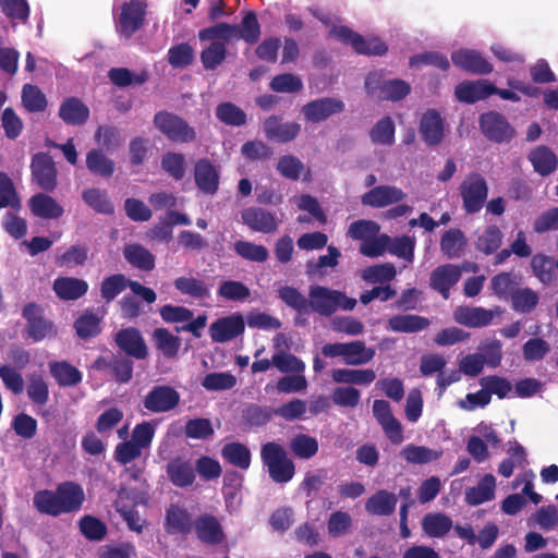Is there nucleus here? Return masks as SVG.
Wrapping results in <instances>:
<instances>
[{
	"instance_id": "nucleus-22",
	"label": "nucleus",
	"mask_w": 558,
	"mask_h": 558,
	"mask_svg": "<svg viewBox=\"0 0 558 558\" xmlns=\"http://www.w3.org/2000/svg\"><path fill=\"white\" fill-rule=\"evenodd\" d=\"M405 197V193L393 185H378L362 195V204L373 208H381L398 204Z\"/></svg>"
},
{
	"instance_id": "nucleus-18",
	"label": "nucleus",
	"mask_w": 558,
	"mask_h": 558,
	"mask_svg": "<svg viewBox=\"0 0 558 558\" xmlns=\"http://www.w3.org/2000/svg\"><path fill=\"white\" fill-rule=\"evenodd\" d=\"M418 132L428 146L440 144L445 136V123L440 113L435 109L424 112L420 120Z\"/></svg>"
},
{
	"instance_id": "nucleus-13",
	"label": "nucleus",
	"mask_w": 558,
	"mask_h": 558,
	"mask_svg": "<svg viewBox=\"0 0 558 558\" xmlns=\"http://www.w3.org/2000/svg\"><path fill=\"white\" fill-rule=\"evenodd\" d=\"M454 66L476 75H486L493 72V64L483 54L472 49H459L451 54Z\"/></svg>"
},
{
	"instance_id": "nucleus-61",
	"label": "nucleus",
	"mask_w": 558,
	"mask_h": 558,
	"mask_svg": "<svg viewBox=\"0 0 558 558\" xmlns=\"http://www.w3.org/2000/svg\"><path fill=\"white\" fill-rule=\"evenodd\" d=\"M218 295L225 300L233 302H243L251 295L250 289L240 281H222L217 291Z\"/></svg>"
},
{
	"instance_id": "nucleus-31",
	"label": "nucleus",
	"mask_w": 558,
	"mask_h": 558,
	"mask_svg": "<svg viewBox=\"0 0 558 558\" xmlns=\"http://www.w3.org/2000/svg\"><path fill=\"white\" fill-rule=\"evenodd\" d=\"M496 478L486 474L474 487L465 490V502L469 506H478L495 498Z\"/></svg>"
},
{
	"instance_id": "nucleus-11",
	"label": "nucleus",
	"mask_w": 558,
	"mask_h": 558,
	"mask_svg": "<svg viewBox=\"0 0 558 558\" xmlns=\"http://www.w3.org/2000/svg\"><path fill=\"white\" fill-rule=\"evenodd\" d=\"M145 13V5L138 0L123 3L118 20L120 34L128 39L131 38L144 25Z\"/></svg>"
},
{
	"instance_id": "nucleus-52",
	"label": "nucleus",
	"mask_w": 558,
	"mask_h": 558,
	"mask_svg": "<svg viewBox=\"0 0 558 558\" xmlns=\"http://www.w3.org/2000/svg\"><path fill=\"white\" fill-rule=\"evenodd\" d=\"M550 350L551 348L548 341L543 338L535 337L529 339L522 345V356L525 362L535 363L544 360Z\"/></svg>"
},
{
	"instance_id": "nucleus-34",
	"label": "nucleus",
	"mask_w": 558,
	"mask_h": 558,
	"mask_svg": "<svg viewBox=\"0 0 558 558\" xmlns=\"http://www.w3.org/2000/svg\"><path fill=\"white\" fill-rule=\"evenodd\" d=\"M166 472L171 483L178 487L192 485L195 480L193 465L180 458L170 461Z\"/></svg>"
},
{
	"instance_id": "nucleus-48",
	"label": "nucleus",
	"mask_w": 558,
	"mask_h": 558,
	"mask_svg": "<svg viewBox=\"0 0 558 558\" xmlns=\"http://www.w3.org/2000/svg\"><path fill=\"white\" fill-rule=\"evenodd\" d=\"M22 104L28 112H43L47 108V98L41 89L33 84H25L22 88Z\"/></svg>"
},
{
	"instance_id": "nucleus-10",
	"label": "nucleus",
	"mask_w": 558,
	"mask_h": 558,
	"mask_svg": "<svg viewBox=\"0 0 558 558\" xmlns=\"http://www.w3.org/2000/svg\"><path fill=\"white\" fill-rule=\"evenodd\" d=\"M33 181L44 191L52 192L57 186L58 171L52 157L48 153H37L31 162Z\"/></svg>"
},
{
	"instance_id": "nucleus-53",
	"label": "nucleus",
	"mask_w": 558,
	"mask_h": 558,
	"mask_svg": "<svg viewBox=\"0 0 558 558\" xmlns=\"http://www.w3.org/2000/svg\"><path fill=\"white\" fill-rule=\"evenodd\" d=\"M124 257L133 267L142 270L155 267V257L145 246H125Z\"/></svg>"
},
{
	"instance_id": "nucleus-3",
	"label": "nucleus",
	"mask_w": 558,
	"mask_h": 558,
	"mask_svg": "<svg viewBox=\"0 0 558 558\" xmlns=\"http://www.w3.org/2000/svg\"><path fill=\"white\" fill-rule=\"evenodd\" d=\"M260 458L267 468L269 477L278 484L290 482L295 473L294 462L288 457L284 448L275 441L262 446Z\"/></svg>"
},
{
	"instance_id": "nucleus-24",
	"label": "nucleus",
	"mask_w": 558,
	"mask_h": 558,
	"mask_svg": "<svg viewBox=\"0 0 558 558\" xmlns=\"http://www.w3.org/2000/svg\"><path fill=\"white\" fill-rule=\"evenodd\" d=\"M493 83L486 80L463 81L454 88V97L463 104H475L492 96Z\"/></svg>"
},
{
	"instance_id": "nucleus-28",
	"label": "nucleus",
	"mask_w": 558,
	"mask_h": 558,
	"mask_svg": "<svg viewBox=\"0 0 558 558\" xmlns=\"http://www.w3.org/2000/svg\"><path fill=\"white\" fill-rule=\"evenodd\" d=\"M28 207L32 214L43 219H59L63 213V207L50 195L37 193L28 201Z\"/></svg>"
},
{
	"instance_id": "nucleus-44",
	"label": "nucleus",
	"mask_w": 558,
	"mask_h": 558,
	"mask_svg": "<svg viewBox=\"0 0 558 558\" xmlns=\"http://www.w3.org/2000/svg\"><path fill=\"white\" fill-rule=\"evenodd\" d=\"M221 456L232 465L247 470L251 464V452L246 446L240 442H230L223 446Z\"/></svg>"
},
{
	"instance_id": "nucleus-20",
	"label": "nucleus",
	"mask_w": 558,
	"mask_h": 558,
	"mask_svg": "<svg viewBox=\"0 0 558 558\" xmlns=\"http://www.w3.org/2000/svg\"><path fill=\"white\" fill-rule=\"evenodd\" d=\"M500 314L499 307L486 310L483 307L459 306L453 312L457 323L471 328H481L489 325L495 316Z\"/></svg>"
},
{
	"instance_id": "nucleus-39",
	"label": "nucleus",
	"mask_w": 558,
	"mask_h": 558,
	"mask_svg": "<svg viewBox=\"0 0 558 558\" xmlns=\"http://www.w3.org/2000/svg\"><path fill=\"white\" fill-rule=\"evenodd\" d=\"M375 356V349L366 347L365 342L356 340L345 342L344 364L360 366L371 362Z\"/></svg>"
},
{
	"instance_id": "nucleus-1",
	"label": "nucleus",
	"mask_w": 558,
	"mask_h": 558,
	"mask_svg": "<svg viewBox=\"0 0 558 558\" xmlns=\"http://www.w3.org/2000/svg\"><path fill=\"white\" fill-rule=\"evenodd\" d=\"M84 500L83 488L73 482H65L60 484L56 490L37 492L33 502L40 513L58 517L80 510Z\"/></svg>"
},
{
	"instance_id": "nucleus-50",
	"label": "nucleus",
	"mask_w": 558,
	"mask_h": 558,
	"mask_svg": "<svg viewBox=\"0 0 558 558\" xmlns=\"http://www.w3.org/2000/svg\"><path fill=\"white\" fill-rule=\"evenodd\" d=\"M161 169L173 180L181 181L186 171L184 155L174 151L165 153L161 157Z\"/></svg>"
},
{
	"instance_id": "nucleus-49",
	"label": "nucleus",
	"mask_w": 558,
	"mask_h": 558,
	"mask_svg": "<svg viewBox=\"0 0 558 558\" xmlns=\"http://www.w3.org/2000/svg\"><path fill=\"white\" fill-rule=\"evenodd\" d=\"M235 27L233 24H229L226 22L217 23L213 26L203 28L198 33V38L201 40H211V41H222L225 45L227 43L235 40Z\"/></svg>"
},
{
	"instance_id": "nucleus-41",
	"label": "nucleus",
	"mask_w": 558,
	"mask_h": 558,
	"mask_svg": "<svg viewBox=\"0 0 558 558\" xmlns=\"http://www.w3.org/2000/svg\"><path fill=\"white\" fill-rule=\"evenodd\" d=\"M400 456L409 463L425 464L438 460L442 451L425 446L407 445L400 451Z\"/></svg>"
},
{
	"instance_id": "nucleus-59",
	"label": "nucleus",
	"mask_w": 558,
	"mask_h": 558,
	"mask_svg": "<svg viewBox=\"0 0 558 558\" xmlns=\"http://www.w3.org/2000/svg\"><path fill=\"white\" fill-rule=\"evenodd\" d=\"M531 266L534 275L543 282L550 283L556 278L557 265L554 258L545 255H535Z\"/></svg>"
},
{
	"instance_id": "nucleus-6",
	"label": "nucleus",
	"mask_w": 558,
	"mask_h": 558,
	"mask_svg": "<svg viewBox=\"0 0 558 558\" xmlns=\"http://www.w3.org/2000/svg\"><path fill=\"white\" fill-rule=\"evenodd\" d=\"M488 185L478 172L469 173L460 185V196L466 214L478 213L486 203Z\"/></svg>"
},
{
	"instance_id": "nucleus-30",
	"label": "nucleus",
	"mask_w": 558,
	"mask_h": 558,
	"mask_svg": "<svg viewBox=\"0 0 558 558\" xmlns=\"http://www.w3.org/2000/svg\"><path fill=\"white\" fill-rule=\"evenodd\" d=\"M235 27V40H243L247 45H255L258 43L262 29L257 15L254 11H246L240 24H233Z\"/></svg>"
},
{
	"instance_id": "nucleus-45",
	"label": "nucleus",
	"mask_w": 558,
	"mask_h": 558,
	"mask_svg": "<svg viewBox=\"0 0 558 558\" xmlns=\"http://www.w3.org/2000/svg\"><path fill=\"white\" fill-rule=\"evenodd\" d=\"M539 295L530 288H519L511 292L512 308L521 314L531 313L538 304Z\"/></svg>"
},
{
	"instance_id": "nucleus-46",
	"label": "nucleus",
	"mask_w": 558,
	"mask_h": 558,
	"mask_svg": "<svg viewBox=\"0 0 558 558\" xmlns=\"http://www.w3.org/2000/svg\"><path fill=\"white\" fill-rule=\"evenodd\" d=\"M289 448L295 457L308 460L318 452V441L306 434H298L290 439Z\"/></svg>"
},
{
	"instance_id": "nucleus-2",
	"label": "nucleus",
	"mask_w": 558,
	"mask_h": 558,
	"mask_svg": "<svg viewBox=\"0 0 558 558\" xmlns=\"http://www.w3.org/2000/svg\"><path fill=\"white\" fill-rule=\"evenodd\" d=\"M355 305V299L348 298L340 291L318 284H313L308 289V312L328 317L338 308L351 311Z\"/></svg>"
},
{
	"instance_id": "nucleus-21",
	"label": "nucleus",
	"mask_w": 558,
	"mask_h": 558,
	"mask_svg": "<svg viewBox=\"0 0 558 558\" xmlns=\"http://www.w3.org/2000/svg\"><path fill=\"white\" fill-rule=\"evenodd\" d=\"M267 140L277 143H288L298 137L301 125L298 122H282L277 116L267 118L263 125Z\"/></svg>"
},
{
	"instance_id": "nucleus-32",
	"label": "nucleus",
	"mask_w": 558,
	"mask_h": 558,
	"mask_svg": "<svg viewBox=\"0 0 558 558\" xmlns=\"http://www.w3.org/2000/svg\"><path fill=\"white\" fill-rule=\"evenodd\" d=\"M331 378L337 384L367 386L375 380L376 374L369 368H336Z\"/></svg>"
},
{
	"instance_id": "nucleus-58",
	"label": "nucleus",
	"mask_w": 558,
	"mask_h": 558,
	"mask_svg": "<svg viewBox=\"0 0 558 558\" xmlns=\"http://www.w3.org/2000/svg\"><path fill=\"white\" fill-rule=\"evenodd\" d=\"M153 338L156 341L157 348L168 357H174L181 347L179 337L172 335L165 328H157L154 330Z\"/></svg>"
},
{
	"instance_id": "nucleus-40",
	"label": "nucleus",
	"mask_w": 558,
	"mask_h": 558,
	"mask_svg": "<svg viewBox=\"0 0 558 558\" xmlns=\"http://www.w3.org/2000/svg\"><path fill=\"white\" fill-rule=\"evenodd\" d=\"M423 531L429 537H444L452 527V520L441 512H430L422 520Z\"/></svg>"
},
{
	"instance_id": "nucleus-19",
	"label": "nucleus",
	"mask_w": 558,
	"mask_h": 558,
	"mask_svg": "<svg viewBox=\"0 0 558 558\" xmlns=\"http://www.w3.org/2000/svg\"><path fill=\"white\" fill-rule=\"evenodd\" d=\"M194 181L197 189L207 195H215L219 189L220 175L208 158H201L194 166Z\"/></svg>"
},
{
	"instance_id": "nucleus-62",
	"label": "nucleus",
	"mask_w": 558,
	"mask_h": 558,
	"mask_svg": "<svg viewBox=\"0 0 558 558\" xmlns=\"http://www.w3.org/2000/svg\"><path fill=\"white\" fill-rule=\"evenodd\" d=\"M108 368L119 383H129L133 376V362L121 354L111 355L107 363Z\"/></svg>"
},
{
	"instance_id": "nucleus-55",
	"label": "nucleus",
	"mask_w": 558,
	"mask_h": 558,
	"mask_svg": "<svg viewBox=\"0 0 558 558\" xmlns=\"http://www.w3.org/2000/svg\"><path fill=\"white\" fill-rule=\"evenodd\" d=\"M352 517L348 512L341 510L335 511L327 521L328 534L333 538L348 535L352 531Z\"/></svg>"
},
{
	"instance_id": "nucleus-16",
	"label": "nucleus",
	"mask_w": 558,
	"mask_h": 558,
	"mask_svg": "<svg viewBox=\"0 0 558 558\" xmlns=\"http://www.w3.org/2000/svg\"><path fill=\"white\" fill-rule=\"evenodd\" d=\"M23 316L27 320L26 333L33 341H40L54 333L52 324L44 317L38 305L27 304L23 308Z\"/></svg>"
},
{
	"instance_id": "nucleus-43",
	"label": "nucleus",
	"mask_w": 558,
	"mask_h": 558,
	"mask_svg": "<svg viewBox=\"0 0 558 558\" xmlns=\"http://www.w3.org/2000/svg\"><path fill=\"white\" fill-rule=\"evenodd\" d=\"M217 119L230 126H242L246 123L247 117L243 109L231 101H225L216 107Z\"/></svg>"
},
{
	"instance_id": "nucleus-5",
	"label": "nucleus",
	"mask_w": 558,
	"mask_h": 558,
	"mask_svg": "<svg viewBox=\"0 0 558 558\" xmlns=\"http://www.w3.org/2000/svg\"><path fill=\"white\" fill-rule=\"evenodd\" d=\"M366 93L378 100H401L410 92V85L399 78L384 80L378 73H369L365 78Z\"/></svg>"
},
{
	"instance_id": "nucleus-4",
	"label": "nucleus",
	"mask_w": 558,
	"mask_h": 558,
	"mask_svg": "<svg viewBox=\"0 0 558 558\" xmlns=\"http://www.w3.org/2000/svg\"><path fill=\"white\" fill-rule=\"evenodd\" d=\"M155 128L169 141L174 143H192L196 140V131L180 116L167 110L154 116Z\"/></svg>"
},
{
	"instance_id": "nucleus-57",
	"label": "nucleus",
	"mask_w": 558,
	"mask_h": 558,
	"mask_svg": "<svg viewBox=\"0 0 558 558\" xmlns=\"http://www.w3.org/2000/svg\"><path fill=\"white\" fill-rule=\"evenodd\" d=\"M272 365L281 373L303 374L305 371V363L286 351L272 355Z\"/></svg>"
},
{
	"instance_id": "nucleus-12",
	"label": "nucleus",
	"mask_w": 558,
	"mask_h": 558,
	"mask_svg": "<svg viewBox=\"0 0 558 558\" xmlns=\"http://www.w3.org/2000/svg\"><path fill=\"white\" fill-rule=\"evenodd\" d=\"M344 110V102L333 97H323L305 104L302 112L306 121L319 123Z\"/></svg>"
},
{
	"instance_id": "nucleus-63",
	"label": "nucleus",
	"mask_w": 558,
	"mask_h": 558,
	"mask_svg": "<svg viewBox=\"0 0 558 558\" xmlns=\"http://www.w3.org/2000/svg\"><path fill=\"white\" fill-rule=\"evenodd\" d=\"M0 9L11 21L25 24L29 17V5L26 0H0Z\"/></svg>"
},
{
	"instance_id": "nucleus-33",
	"label": "nucleus",
	"mask_w": 558,
	"mask_h": 558,
	"mask_svg": "<svg viewBox=\"0 0 558 558\" xmlns=\"http://www.w3.org/2000/svg\"><path fill=\"white\" fill-rule=\"evenodd\" d=\"M397 502L398 498L393 493L381 489L367 499L365 509L371 514L386 517L393 513Z\"/></svg>"
},
{
	"instance_id": "nucleus-47",
	"label": "nucleus",
	"mask_w": 558,
	"mask_h": 558,
	"mask_svg": "<svg viewBox=\"0 0 558 558\" xmlns=\"http://www.w3.org/2000/svg\"><path fill=\"white\" fill-rule=\"evenodd\" d=\"M111 83L118 87H128L130 85H142L148 80V72L142 71L134 74L126 68H111L108 72Z\"/></svg>"
},
{
	"instance_id": "nucleus-37",
	"label": "nucleus",
	"mask_w": 558,
	"mask_h": 558,
	"mask_svg": "<svg viewBox=\"0 0 558 558\" xmlns=\"http://www.w3.org/2000/svg\"><path fill=\"white\" fill-rule=\"evenodd\" d=\"M86 167L95 175L110 178L116 165L101 149H92L86 155Z\"/></svg>"
},
{
	"instance_id": "nucleus-36",
	"label": "nucleus",
	"mask_w": 558,
	"mask_h": 558,
	"mask_svg": "<svg viewBox=\"0 0 558 558\" xmlns=\"http://www.w3.org/2000/svg\"><path fill=\"white\" fill-rule=\"evenodd\" d=\"M86 281L77 278L62 277L53 282L56 294L62 300H76L87 292Z\"/></svg>"
},
{
	"instance_id": "nucleus-35",
	"label": "nucleus",
	"mask_w": 558,
	"mask_h": 558,
	"mask_svg": "<svg viewBox=\"0 0 558 558\" xmlns=\"http://www.w3.org/2000/svg\"><path fill=\"white\" fill-rule=\"evenodd\" d=\"M429 324L426 317L414 314L396 315L388 319V328L396 332H418L426 329Z\"/></svg>"
},
{
	"instance_id": "nucleus-9",
	"label": "nucleus",
	"mask_w": 558,
	"mask_h": 558,
	"mask_svg": "<svg viewBox=\"0 0 558 558\" xmlns=\"http://www.w3.org/2000/svg\"><path fill=\"white\" fill-rule=\"evenodd\" d=\"M478 125L482 134L493 143H509L515 136L514 128L504 114L497 111L482 113Z\"/></svg>"
},
{
	"instance_id": "nucleus-56",
	"label": "nucleus",
	"mask_w": 558,
	"mask_h": 558,
	"mask_svg": "<svg viewBox=\"0 0 558 558\" xmlns=\"http://www.w3.org/2000/svg\"><path fill=\"white\" fill-rule=\"evenodd\" d=\"M227 57V49L225 43L216 40L201 52V61L204 69L216 70Z\"/></svg>"
},
{
	"instance_id": "nucleus-27",
	"label": "nucleus",
	"mask_w": 558,
	"mask_h": 558,
	"mask_svg": "<svg viewBox=\"0 0 558 558\" xmlns=\"http://www.w3.org/2000/svg\"><path fill=\"white\" fill-rule=\"evenodd\" d=\"M534 171L541 177H547L558 169V157L547 146L539 145L533 148L527 155Z\"/></svg>"
},
{
	"instance_id": "nucleus-54",
	"label": "nucleus",
	"mask_w": 558,
	"mask_h": 558,
	"mask_svg": "<svg viewBox=\"0 0 558 558\" xmlns=\"http://www.w3.org/2000/svg\"><path fill=\"white\" fill-rule=\"evenodd\" d=\"M50 373L61 386H75L82 380L80 371L65 362L50 364Z\"/></svg>"
},
{
	"instance_id": "nucleus-7",
	"label": "nucleus",
	"mask_w": 558,
	"mask_h": 558,
	"mask_svg": "<svg viewBox=\"0 0 558 558\" xmlns=\"http://www.w3.org/2000/svg\"><path fill=\"white\" fill-rule=\"evenodd\" d=\"M330 35L339 41L350 45L359 54L383 56L388 51L387 45L379 38H364L348 26H337L330 31Z\"/></svg>"
},
{
	"instance_id": "nucleus-26",
	"label": "nucleus",
	"mask_w": 558,
	"mask_h": 558,
	"mask_svg": "<svg viewBox=\"0 0 558 558\" xmlns=\"http://www.w3.org/2000/svg\"><path fill=\"white\" fill-rule=\"evenodd\" d=\"M243 222L254 231L271 233L277 229V220L268 210L260 207H248L241 213Z\"/></svg>"
},
{
	"instance_id": "nucleus-60",
	"label": "nucleus",
	"mask_w": 558,
	"mask_h": 558,
	"mask_svg": "<svg viewBox=\"0 0 558 558\" xmlns=\"http://www.w3.org/2000/svg\"><path fill=\"white\" fill-rule=\"evenodd\" d=\"M478 354L485 360V364L496 368L502 360V343L497 339H486L478 344Z\"/></svg>"
},
{
	"instance_id": "nucleus-15",
	"label": "nucleus",
	"mask_w": 558,
	"mask_h": 558,
	"mask_svg": "<svg viewBox=\"0 0 558 558\" xmlns=\"http://www.w3.org/2000/svg\"><path fill=\"white\" fill-rule=\"evenodd\" d=\"M244 328L243 316L232 314L215 320L209 327V333L214 342L223 343L243 333Z\"/></svg>"
},
{
	"instance_id": "nucleus-23",
	"label": "nucleus",
	"mask_w": 558,
	"mask_h": 558,
	"mask_svg": "<svg viewBox=\"0 0 558 558\" xmlns=\"http://www.w3.org/2000/svg\"><path fill=\"white\" fill-rule=\"evenodd\" d=\"M197 538L207 545H218L225 539L223 529L219 520L208 513L201 514L193 521Z\"/></svg>"
},
{
	"instance_id": "nucleus-14",
	"label": "nucleus",
	"mask_w": 558,
	"mask_h": 558,
	"mask_svg": "<svg viewBox=\"0 0 558 558\" xmlns=\"http://www.w3.org/2000/svg\"><path fill=\"white\" fill-rule=\"evenodd\" d=\"M180 402V393L170 386L154 387L144 399V407L154 413L173 410Z\"/></svg>"
},
{
	"instance_id": "nucleus-29",
	"label": "nucleus",
	"mask_w": 558,
	"mask_h": 558,
	"mask_svg": "<svg viewBox=\"0 0 558 558\" xmlns=\"http://www.w3.org/2000/svg\"><path fill=\"white\" fill-rule=\"evenodd\" d=\"M59 117L65 124L82 125L89 118V109L80 98L68 97L60 105Z\"/></svg>"
},
{
	"instance_id": "nucleus-25",
	"label": "nucleus",
	"mask_w": 558,
	"mask_h": 558,
	"mask_svg": "<svg viewBox=\"0 0 558 558\" xmlns=\"http://www.w3.org/2000/svg\"><path fill=\"white\" fill-rule=\"evenodd\" d=\"M461 269L451 264L437 267L430 274V287L439 292L445 299L449 298L450 289L459 281Z\"/></svg>"
},
{
	"instance_id": "nucleus-38",
	"label": "nucleus",
	"mask_w": 558,
	"mask_h": 558,
	"mask_svg": "<svg viewBox=\"0 0 558 558\" xmlns=\"http://www.w3.org/2000/svg\"><path fill=\"white\" fill-rule=\"evenodd\" d=\"M193 527V522L189 512L177 506L171 505L166 514V529L169 533H187Z\"/></svg>"
},
{
	"instance_id": "nucleus-42",
	"label": "nucleus",
	"mask_w": 558,
	"mask_h": 558,
	"mask_svg": "<svg viewBox=\"0 0 558 558\" xmlns=\"http://www.w3.org/2000/svg\"><path fill=\"white\" fill-rule=\"evenodd\" d=\"M82 198L85 204L99 214L111 215L114 211V206L105 190L86 189L82 193Z\"/></svg>"
},
{
	"instance_id": "nucleus-64",
	"label": "nucleus",
	"mask_w": 558,
	"mask_h": 558,
	"mask_svg": "<svg viewBox=\"0 0 558 558\" xmlns=\"http://www.w3.org/2000/svg\"><path fill=\"white\" fill-rule=\"evenodd\" d=\"M193 60L194 50L186 43L172 46L168 50V62L174 69L186 68L193 62Z\"/></svg>"
},
{
	"instance_id": "nucleus-8",
	"label": "nucleus",
	"mask_w": 558,
	"mask_h": 558,
	"mask_svg": "<svg viewBox=\"0 0 558 558\" xmlns=\"http://www.w3.org/2000/svg\"><path fill=\"white\" fill-rule=\"evenodd\" d=\"M347 235L361 244H393L390 236L380 233V226L366 219L353 221L347 232ZM395 244H413L408 236L397 240Z\"/></svg>"
},
{
	"instance_id": "nucleus-51",
	"label": "nucleus",
	"mask_w": 558,
	"mask_h": 558,
	"mask_svg": "<svg viewBox=\"0 0 558 558\" xmlns=\"http://www.w3.org/2000/svg\"><path fill=\"white\" fill-rule=\"evenodd\" d=\"M395 123L390 117L378 120L369 131L372 143L379 145H392L395 142Z\"/></svg>"
},
{
	"instance_id": "nucleus-17",
	"label": "nucleus",
	"mask_w": 558,
	"mask_h": 558,
	"mask_svg": "<svg viewBox=\"0 0 558 558\" xmlns=\"http://www.w3.org/2000/svg\"><path fill=\"white\" fill-rule=\"evenodd\" d=\"M117 345L128 355L137 360H144L148 355V349L140 330L133 327L124 328L114 336Z\"/></svg>"
}]
</instances>
